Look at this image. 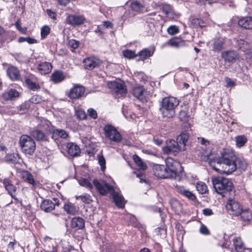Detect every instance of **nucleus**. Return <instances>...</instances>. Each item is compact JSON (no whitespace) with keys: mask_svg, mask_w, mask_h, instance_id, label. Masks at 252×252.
<instances>
[{"mask_svg":"<svg viewBox=\"0 0 252 252\" xmlns=\"http://www.w3.org/2000/svg\"><path fill=\"white\" fill-rule=\"evenodd\" d=\"M199 21L200 19L199 18H193L191 20V24L194 25V26H196V27L199 26Z\"/></svg>","mask_w":252,"mask_h":252,"instance_id":"e2e57ef3","label":"nucleus"},{"mask_svg":"<svg viewBox=\"0 0 252 252\" xmlns=\"http://www.w3.org/2000/svg\"><path fill=\"white\" fill-rule=\"evenodd\" d=\"M19 144L22 152L26 155H32L35 151L36 144L34 140L28 135L21 136Z\"/></svg>","mask_w":252,"mask_h":252,"instance_id":"39448f33","label":"nucleus"},{"mask_svg":"<svg viewBox=\"0 0 252 252\" xmlns=\"http://www.w3.org/2000/svg\"><path fill=\"white\" fill-rule=\"evenodd\" d=\"M37 69L40 73L45 75L51 71L52 65L50 63L42 62L38 64Z\"/></svg>","mask_w":252,"mask_h":252,"instance_id":"b1692460","label":"nucleus"},{"mask_svg":"<svg viewBox=\"0 0 252 252\" xmlns=\"http://www.w3.org/2000/svg\"><path fill=\"white\" fill-rule=\"evenodd\" d=\"M98 163L103 170L105 168V159L103 156H100L98 158Z\"/></svg>","mask_w":252,"mask_h":252,"instance_id":"bf43d9fd","label":"nucleus"},{"mask_svg":"<svg viewBox=\"0 0 252 252\" xmlns=\"http://www.w3.org/2000/svg\"><path fill=\"white\" fill-rule=\"evenodd\" d=\"M112 196L116 205L120 208H123L125 205V201L124 197L119 192L115 191H113Z\"/></svg>","mask_w":252,"mask_h":252,"instance_id":"5701e85b","label":"nucleus"},{"mask_svg":"<svg viewBox=\"0 0 252 252\" xmlns=\"http://www.w3.org/2000/svg\"><path fill=\"white\" fill-rule=\"evenodd\" d=\"M5 189L8 191V194L15 200H17V198L15 196L14 194L16 191L17 188L13 184L7 186Z\"/></svg>","mask_w":252,"mask_h":252,"instance_id":"49530a36","label":"nucleus"},{"mask_svg":"<svg viewBox=\"0 0 252 252\" xmlns=\"http://www.w3.org/2000/svg\"><path fill=\"white\" fill-rule=\"evenodd\" d=\"M46 13L50 18L54 20L56 19L57 14L55 11L52 10L51 9H47L46 10Z\"/></svg>","mask_w":252,"mask_h":252,"instance_id":"13d9d810","label":"nucleus"},{"mask_svg":"<svg viewBox=\"0 0 252 252\" xmlns=\"http://www.w3.org/2000/svg\"><path fill=\"white\" fill-rule=\"evenodd\" d=\"M76 198L77 199H80L83 203L85 204H90L93 201L92 196L90 194L86 193H84L79 196H76Z\"/></svg>","mask_w":252,"mask_h":252,"instance_id":"e433bc0d","label":"nucleus"},{"mask_svg":"<svg viewBox=\"0 0 252 252\" xmlns=\"http://www.w3.org/2000/svg\"><path fill=\"white\" fill-rule=\"evenodd\" d=\"M108 87L116 93L122 95L126 93V87L121 80L111 81L108 83Z\"/></svg>","mask_w":252,"mask_h":252,"instance_id":"1a4fd4ad","label":"nucleus"},{"mask_svg":"<svg viewBox=\"0 0 252 252\" xmlns=\"http://www.w3.org/2000/svg\"><path fill=\"white\" fill-rule=\"evenodd\" d=\"M209 164L214 170L227 175L236 169L244 171L248 166L245 159L237 157L233 151L228 149L224 150L220 157L211 159Z\"/></svg>","mask_w":252,"mask_h":252,"instance_id":"f257e3e1","label":"nucleus"},{"mask_svg":"<svg viewBox=\"0 0 252 252\" xmlns=\"http://www.w3.org/2000/svg\"><path fill=\"white\" fill-rule=\"evenodd\" d=\"M53 137L56 136H59L60 137L65 139L68 137V133L64 130L62 129H55L53 131Z\"/></svg>","mask_w":252,"mask_h":252,"instance_id":"4c0bfd02","label":"nucleus"},{"mask_svg":"<svg viewBox=\"0 0 252 252\" xmlns=\"http://www.w3.org/2000/svg\"><path fill=\"white\" fill-rule=\"evenodd\" d=\"M196 188L197 190L201 194L205 193L208 191V188L206 185L202 182H198L197 183Z\"/></svg>","mask_w":252,"mask_h":252,"instance_id":"79ce46f5","label":"nucleus"},{"mask_svg":"<svg viewBox=\"0 0 252 252\" xmlns=\"http://www.w3.org/2000/svg\"><path fill=\"white\" fill-rule=\"evenodd\" d=\"M31 135L39 141H45L48 140V136L40 130L33 129L30 132Z\"/></svg>","mask_w":252,"mask_h":252,"instance_id":"412c9836","label":"nucleus"},{"mask_svg":"<svg viewBox=\"0 0 252 252\" xmlns=\"http://www.w3.org/2000/svg\"><path fill=\"white\" fill-rule=\"evenodd\" d=\"M240 215L242 219L245 221H250L252 220V213L249 209H242Z\"/></svg>","mask_w":252,"mask_h":252,"instance_id":"c9c22d12","label":"nucleus"},{"mask_svg":"<svg viewBox=\"0 0 252 252\" xmlns=\"http://www.w3.org/2000/svg\"><path fill=\"white\" fill-rule=\"evenodd\" d=\"M179 117L181 121L186 122L189 120L190 116L189 114L188 110L186 109V108L182 109L180 111Z\"/></svg>","mask_w":252,"mask_h":252,"instance_id":"a18cd8bd","label":"nucleus"},{"mask_svg":"<svg viewBox=\"0 0 252 252\" xmlns=\"http://www.w3.org/2000/svg\"><path fill=\"white\" fill-rule=\"evenodd\" d=\"M195 2L198 4H205L207 2L210 4V0H194Z\"/></svg>","mask_w":252,"mask_h":252,"instance_id":"338daca9","label":"nucleus"},{"mask_svg":"<svg viewBox=\"0 0 252 252\" xmlns=\"http://www.w3.org/2000/svg\"><path fill=\"white\" fill-rule=\"evenodd\" d=\"M235 249L237 252H243L245 250L244 244L240 237H236L233 240Z\"/></svg>","mask_w":252,"mask_h":252,"instance_id":"2f4dec72","label":"nucleus"},{"mask_svg":"<svg viewBox=\"0 0 252 252\" xmlns=\"http://www.w3.org/2000/svg\"><path fill=\"white\" fill-rule=\"evenodd\" d=\"M78 183L80 186L84 187L89 190H91L93 188V185L87 179L81 178L79 180Z\"/></svg>","mask_w":252,"mask_h":252,"instance_id":"c03bdc74","label":"nucleus"},{"mask_svg":"<svg viewBox=\"0 0 252 252\" xmlns=\"http://www.w3.org/2000/svg\"><path fill=\"white\" fill-rule=\"evenodd\" d=\"M65 79L63 72L61 70L54 71L51 76V80L55 83H58Z\"/></svg>","mask_w":252,"mask_h":252,"instance_id":"bb28decb","label":"nucleus"},{"mask_svg":"<svg viewBox=\"0 0 252 252\" xmlns=\"http://www.w3.org/2000/svg\"><path fill=\"white\" fill-rule=\"evenodd\" d=\"M26 42L29 44H34L37 43V40L35 39L31 38L30 37H27Z\"/></svg>","mask_w":252,"mask_h":252,"instance_id":"0e129e2a","label":"nucleus"},{"mask_svg":"<svg viewBox=\"0 0 252 252\" xmlns=\"http://www.w3.org/2000/svg\"><path fill=\"white\" fill-rule=\"evenodd\" d=\"M160 9L165 14L166 17L169 19H175L178 18L179 16V15L175 13L172 7L170 4H161L160 5Z\"/></svg>","mask_w":252,"mask_h":252,"instance_id":"f3484780","label":"nucleus"},{"mask_svg":"<svg viewBox=\"0 0 252 252\" xmlns=\"http://www.w3.org/2000/svg\"><path fill=\"white\" fill-rule=\"evenodd\" d=\"M123 54L125 58L128 59H133L137 56V54H135L134 51L129 50H126L123 51Z\"/></svg>","mask_w":252,"mask_h":252,"instance_id":"de8ad7c7","label":"nucleus"},{"mask_svg":"<svg viewBox=\"0 0 252 252\" xmlns=\"http://www.w3.org/2000/svg\"><path fill=\"white\" fill-rule=\"evenodd\" d=\"M170 205L173 210L176 213H179L182 211V204L177 200L171 199L169 202Z\"/></svg>","mask_w":252,"mask_h":252,"instance_id":"c756f323","label":"nucleus"},{"mask_svg":"<svg viewBox=\"0 0 252 252\" xmlns=\"http://www.w3.org/2000/svg\"><path fill=\"white\" fill-rule=\"evenodd\" d=\"M71 227L76 230L82 229L85 227V220L82 218H73L71 221Z\"/></svg>","mask_w":252,"mask_h":252,"instance_id":"4be33fe9","label":"nucleus"},{"mask_svg":"<svg viewBox=\"0 0 252 252\" xmlns=\"http://www.w3.org/2000/svg\"><path fill=\"white\" fill-rule=\"evenodd\" d=\"M153 170L154 175L158 178H169L166 165L155 164L153 165Z\"/></svg>","mask_w":252,"mask_h":252,"instance_id":"9b49d317","label":"nucleus"},{"mask_svg":"<svg viewBox=\"0 0 252 252\" xmlns=\"http://www.w3.org/2000/svg\"><path fill=\"white\" fill-rule=\"evenodd\" d=\"M64 210L69 214L74 215L77 212L76 207L71 203H67L64 205Z\"/></svg>","mask_w":252,"mask_h":252,"instance_id":"a19ab883","label":"nucleus"},{"mask_svg":"<svg viewBox=\"0 0 252 252\" xmlns=\"http://www.w3.org/2000/svg\"><path fill=\"white\" fill-rule=\"evenodd\" d=\"M175 189L178 193L189 200H194L196 199L195 195L189 190L186 189L183 186H176Z\"/></svg>","mask_w":252,"mask_h":252,"instance_id":"a211bd4d","label":"nucleus"},{"mask_svg":"<svg viewBox=\"0 0 252 252\" xmlns=\"http://www.w3.org/2000/svg\"><path fill=\"white\" fill-rule=\"evenodd\" d=\"M221 56L226 63H233L239 58L238 53L234 50H228L222 52Z\"/></svg>","mask_w":252,"mask_h":252,"instance_id":"dca6fc26","label":"nucleus"},{"mask_svg":"<svg viewBox=\"0 0 252 252\" xmlns=\"http://www.w3.org/2000/svg\"><path fill=\"white\" fill-rule=\"evenodd\" d=\"M0 182L3 183L5 188L12 184V181L9 178H5L2 180L0 179Z\"/></svg>","mask_w":252,"mask_h":252,"instance_id":"6e6d98bb","label":"nucleus"},{"mask_svg":"<svg viewBox=\"0 0 252 252\" xmlns=\"http://www.w3.org/2000/svg\"><path fill=\"white\" fill-rule=\"evenodd\" d=\"M130 7L132 10L137 12L142 11L144 8L143 5L137 1L131 2Z\"/></svg>","mask_w":252,"mask_h":252,"instance_id":"37998d69","label":"nucleus"},{"mask_svg":"<svg viewBox=\"0 0 252 252\" xmlns=\"http://www.w3.org/2000/svg\"><path fill=\"white\" fill-rule=\"evenodd\" d=\"M133 159L139 168L142 170H145L147 169V166L146 164L143 162L142 159L138 155H133Z\"/></svg>","mask_w":252,"mask_h":252,"instance_id":"58836bf2","label":"nucleus"},{"mask_svg":"<svg viewBox=\"0 0 252 252\" xmlns=\"http://www.w3.org/2000/svg\"><path fill=\"white\" fill-rule=\"evenodd\" d=\"M212 184L216 191L222 196H227L230 194L235 195L232 182L228 178L217 177L212 179Z\"/></svg>","mask_w":252,"mask_h":252,"instance_id":"7ed1b4c3","label":"nucleus"},{"mask_svg":"<svg viewBox=\"0 0 252 252\" xmlns=\"http://www.w3.org/2000/svg\"><path fill=\"white\" fill-rule=\"evenodd\" d=\"M165 165L169 178H175L178 170L181 167L180 163L171 158H168L165 160Z\"/></svg>","mask_w":252,"mask_h":252,"instance_id":"6e6552de","label":"nucleus"},{"mask_svg":"<svg viewBox=\"0 0 252 252\" xmlns=\"http://www.w3.org/2000/svg\"><path fill=\"white\" fill-rule=\"evenodd\" d=\"M154 52L148 49H144L138 52L137 56L139 57V60L144 61L153 55Z\"/></svg>","mask_w":252,"mask_h":252,"instance_id":"7c9ffc66","label":"nucleus"},{"mask_svg":"<svg viewBox=\"0 0 252 252\" xmlns=\"http://www.w3.org/2000/svg\"><path fill=\"white\" fill-rule=\"evenodd\" d=\"M203 214L205 216H210L213 213L212 209L209 208H206L203 210Z\"/></svg>","mask_w":252,"mask_h":252,"instance_id":"680f3d73","label":"nucleus"},{"mask_svg":"<svg viewBox=\"0 0 252 252\" xmlns=\"http://www.w3.org/2000/svg\"><path fill=\"white\" fill-rule=\"evenodd\" d=\"M7 73L12 80H17L20 78V73L18 69L14 66H10L7 70Z\"/></svg>","mask_w":252,"mask_h":252,"instance_id":"cd10ccee","label":"nucleus"},{"mask_svg":"<svg viewBox=\"0 0 252 252\" xmlns=\"http://www.w3.org/2000/svg\"><path fill=\"white\" fill-rule=\"evenodd\" d=\"M70 1V0H58V2L60 5H66Z\"/></svg>","mask_w":252,"mask_h":252,"instance_id":"69168bd1","label":"nucleus"},{"mask_svg":"<svg viewBox=\"0 0 252 252\" xmlns=\"http://www.w3.org/2000/svg\"><path fill=\"white\" fill-rule=\"evenodd\" d=\"M85 91L83 86L76 84L70 90L67 95L72 99H79L84 95Z\"/></svg>","mask_w":252,"mask_h":252,"instance_id":"9d476101","label":"nucleus"},{"mask_svg":"<svg viewBox=\"0 0 252 252\" xmlns=\"http://www.w3.org/2000/svg\"><path fill=\"white\" fill-rule=\"evenodd\" d=\"M225 207L228 213L234 217L240 215L243 209L240 203L231 197L228 199Z\"/></svg>","mask_w":252,"mask_h":252,"instance_id":"0eeeda50","label":"nucleus"},{"mask_svg":"<svg viewBox=\"0 0 252 252\" xmlns=\"http://www.w3.org/2000/svg\"><path fill=\"white\" fill-rule=\"evenodd\" d=\"M85 19L83 15H68L66 18L67 24L72 26H80L85 22Z\"/></svg>","mask_w":252,"mask_h":252,"instance_id":"2eb2a0df","label":"nucleus"},{"mask_svg":"<svg viewBox=\"0 0 252 252\" xmlns=\"http://www.w3.org/2000/svg\"><path fill=\"white\" fill-rule=\"evenodd\" d=\"M88 112L89 114V115L90 117H91L92 118L94 119H95L97 117V114L96 111L93 109V108H89L88 110Z\"/></svg>","mask_w":252,"mask_h":252,"instance_id":"5fc2aeb1","label":"nucleus"},{"mask_svg":"<svg viewBox=\"0 0 252 252\" xmlns=\"http://www.w3.org/2000/svg\"><path fill=\"white\" fill-rule=\"evenodd\" d=\"M4 160L7 163L15 164L18 162V155L14 153L7 154Z\"/></svg>","mask_w":252,"mask_h":252,"instance_id":"72a5a7b5","label":"nucleus"},{"mask_svg":"<svg viewBox=\"0 0 252 252\" xmlns=\"http://www.w3.org/2000/svg\"><path fill=\"white\" fill-rule=\"evenodd\" d=\"M19 93L13 89H8L5 90L2 94V98L5 100H12L18 97Z\"/></svg>","mask_w":252,"mask_h":252,"instance_id":"6ab92c4d","label":"nucleus"},{"mask_svg":"<svg viewBox=\"0 0 252 252\" xmlns=\"http://www.w3.org/2000/svg\"><path fill=\"white\" fill-rule=\"evenodd\" d=\"M22 177L25 181L32 185L33 186H35L36 185L35 181L33 177L30 172L27 171H23L22 173Z\"/></svg>","mask_w":252,"mask_h":252,"instance_id":"473e14b6","label":"nucleus"},{"mask_svg":"<svg viewBox=\"0 0 252 252\" xmlns=\"http://www.w3.org/2000/svg\"><path fill=\"white\" fill-rule=\"evenodd\" d=\"M104 134L106 138L116 143L121 142L122 137L116 128L111 125H105L103 127Z\"/></svg>","mask_w":252,"mask_h":252,"instance_id":"423d86ee","label":"nucleus"},{"mask_svg":"<svg viewBox=\"0 0 252 252\" xmlns=\"http://www.w3.org/2000/svg\"><path fill=\"white\" fill-rule=\"evenodd\" d=\"M198 142L200 143L201 145L206 146L210 145V142L208 140H206L203 137H198Z\"/></svg>","mask_w":252,"mask_h":252,"instance_id":"052dcab7","label":"nucleus"},{"mask_svg":"<svg viewBox=\"0 0 252 252\" xmlns=\"http://www.w3.org/2000/svg\"><path fill=\"white\" fill-rule=\"evenodd\" d=\"M68 45L71 48L76 49L79 46V42L74 39H71L69 41Z\"/></svg>","mask_w":252,"mask_h":252,"instance_id":"603ef678","label":"nucleus"},{"mask_svg":"<svg viewBox=\"0 0 252 252\" xmlns=\"http://www.w3.org/2000/svg\"><path fill=\"white\" fill-rule=\"evenodd\" d=\"M83 63L85 68L88 70H93L98 67L102 62L99 59L96 57H90L85 59Z\"/></svg>","mask_w":252,"mask_h":252,"instance_id":"f8f14e48","label":"nucleus"},{"mask_svg":"<svg viewBox=\"0 0 252 252\" xmlns=\"http://www.w3.org/2000/svg\"><path fill=\"white\" fill-rule=\"evenodd\" d=\"M236 145L238 148L244 147L248 141V139L244 135H238L235 137Z\"/></svg>","mask_w":252,"mask_h":252,"instance_id":"f704fd0d","label":"nucleus"},{"mask_svg":"<svg viewBox=\"0 0 252 252\" xmlns=\"http://www.w3.org/2000/svg\"><path fill=\"white\" fill-rule=\"evenodd\" d=\"M189 138L187 133H182L177 137V140L170 139L167 141V145L162 148L164 153L176 155L180 151L185 150Z\"/></svg>","mask_w":252,"mask_h":252,"instance_id":"f03ea898","label":"nucleus"},{"mask_svg":"<svg viewBox=\"0 0 252 252\" xmlns=\"http://www.w3.org/2000/svg\"><path fill=\"white\" fill-rule=\"evenodd\" d=\"M167 32L169 34L173 35L179 32V30L177 26L173 25L167 29Z\"/></svg>","mask_w":252,"mask_h":252,"instance_id":"3c124183","label":"nucleus"},{"mask_svg":"<svg viewBox=\"0 0 252 252\" xmlns=\"http://www.w3.org/2000/svg\"><path fill=\"white\" fill-rule=\"evenodd\" d=\"M103 26L106 28H110L111 29L113 28V24L109 21H105L103 22Z\"/></svg>","mask_w":252,"mask_h":252,"instance_id":"774afa93","label":"nucleus"},{"mask_svg":"<svg viewBox=\"0 0 252 252\" xmlns=\"http://www.w3.org/2000/svg\"><path fill=\"white\" fill-rule=\"evenodd\" d=\"M224 39L221 37L215 38L213 40V50L220 51L223 48L224 45Z\"/></svg>","mask_w":252,"mask_h":252,"instance_id":"c85d7f7f","label":"nucleus"},{"mask_svg":"<svg viewBox=\"0 0 252 252\" xmlns=\"http://www.w3.org/2000/svg\"><path fill=\"white\" fill-rule=\"evenodd\" d=\"M168 44L173 47H179L180 46V40L177 38H173L169 40Z\"/></svg>","mask_w":252,"mask_h":252,"instance_id":"8fccbe9b","label":"nucleus"},{"mask_svg":"<svg viewBox=\"0 0 252 252\" xmlns=\"http://www.w3.org/2000/svg\"><path fill=\"white\" fill-rule=\"evenodd\" d=\"M200 233L203 235H207L210 234V231L208 228L204 224H202L199 229Z\"/></svg>","mask_w":252,"mask_h":252,"instance_id":"864d4df0","label":"nucleus"},{"mask_svg":"<svg viewBox=\"0 0 252 252\" xmlns=\"http://www.w3.org/2000/svg\"><path fill=\"white\" fill-rule=\"evenodd\" d=\"M179 101L172 96L165 97L162 99L161 107L159 110L163 118H171L175 115V108L179 105Z\"/></svg>","mask_w":252,"mask_h":252,"instance_id":"20e7f679","label":"nucleus"},{"mask_svg":"<svg viewBox=\"0 0 252 252\" xmlns=\"http://www.w3.org/2000/svg\"><path fill=\"white\" fill-rule=\"evenodd\" d=\"M68 154L71 157H77L80 155V149L79 147L74 143H69L66 146Z\"/></svg>","mask_w":252,"mask_h":252,"instance_id":"aec40b11","label":"nucleus"},{"mask_svg":"<svg viewBox=\"0 0 252 252\" xmlns=\"http://www.w3.org/2000/svg\"><path fill=\"white\" fill-rule=\"evenodd\" d=\"M93 184L101 195H105L113 190L112 186L103 182H99L96 179L94 180Z\"/></svg>","mask_w":252,"mask_h":252,"instance_id":"ddd939ff","label":"nucleus"},{"mask_svg":"<svg viewBox=\"0 0 252 252\" xmlns=\"http://www.w3.org/2000/svg\"><path fill=\"white\" fill-rule=\"evenodd\" d=\"M77 117L80 120H85L87 117V115L84 111L80 110L76 112Z\"/></svg>","mask_w":252,"mask_h":252,"instance_id":"4d7b16f0","label":"nucleus"},{"mask_svg":"<svg viewBox=\"0 0 252 252\" xmlns=\"http://www.w3.org/2000/svg\"><path fill=\"white\" fill-rule=\"evenodd\" d=\"M146 91L142 86L134 87L133 89V94L139 100L143 101L145 99Z\"/></svg>","mask_w":252,"mask_h":252,"instance_id":"393cba45","label":"nucleus"},{"mask_svg":"<svg viewBox=\"0 0 252 252\" xmlns=\"http://www.w3.org/2000/svg\"><path fill=\"white\" fill-rule=\"evenodd\" d=\"M54 202L51 200L45 199L41 204V209L45 212H50L53 210L55 206L59 205V200L58 198H53Z\"/></svg>","mask_w":252,"mask_h":252,"instance_id":"4468645a","label":"nucleus"},{"mask_svg":"<svg viewBox=\"0 0 252 252\" xmlns=\"http://www.w3.org/2000/svg\"><path fill=\"white\" fill-rule=\"evenodd\" d=\"M51 29L47 25L43 26L41 29V37L42 39L45 38L50 32Z\"/></svg>","mask_w":252,"mask_h":252,"instance_id":"09e8293b","label":"nucleus"},{"mask_svg":"<svg viewBox=\"0 0 252 252\" xmlns=\"http://www.w3.org/2000/svg\"><path fill=\"white\" fill-rule=\"evenodd\" d=\"M25 82L28 87L33 91H37L40 89V86L37 83L32 82L29 78H26Z\"/></svg>","mask_w":252,"mask_h":252,"instance_id":"ea45409f","label":"nucleus"},{"mask_svg":"<svg viewBox=\"0 0 252 252\" xmlns=\"http://www.w3.org/2000/svg\"><path fill=\"white\" fill-rule=\"evenodd\" d=\"M238 25L245 29H252V17H245L238 21Z\"/></svg>","mask_w":252,"mask_h":252,"instance_id":"a878e982","label":"nucleus"}]
</instances>
